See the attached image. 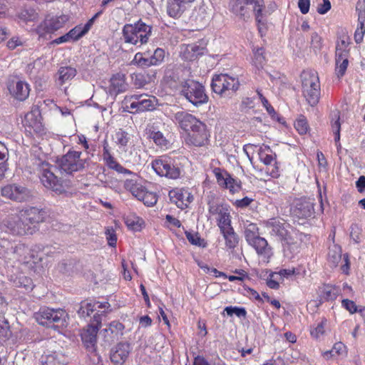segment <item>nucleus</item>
Instances as JSON below:
<instances>
[{
	"label": "nucleus",
	"mask_w": 365,
	"mask_h": 365,
	"mask_svg": "<svg viewBox=\"0 0 365 365\" xmlns=\"http://www.w3.org/2000/svg\"><path fill=\"white\" fill-rule=\"evenodd\" d=\"M165 58V51L162 48H158L155 50L153 56L150 57L152 60L153 66H158L161 63Z\"/></svg>",
	"instance_id": "nucleus-52"
},
{
	"label": "nucleus",
	"mask_w": 365,
	"mask_h": 365,
	"mask_svg": "<svg viewBox=\"0 0 365 365\" xmlns=\"http://www.w3.org/2000/svg\"><path fill=\"white\" fill-rule=\"evenodd\" d=\"M345 348V345L342 342H336L331 350L323 353V356L325 359L329 360L336 356L341 355L344 352Z\"/></svg>",
	"instance_id": "nucleus-36"
},
{
	"label": "nucleus",
	"mask_w": 365,
	"mask_h": 365,
	"mask_svg": "<svg viewBox=\"0 0 365 365\" xmlns=\"http://www.w3.org/2000/svg\"><path fill=\"white\" fill-rule=\"evenodd\" d=\"M333 116L336 118L335 121L331 123L332 130L335 135V142L339 143L340 140V130L341 124L339 122V112L335 111L333 113Z\"/></svg>",
	"instance_id": "nucleus-49"
},
{
	"label": "nucleus",
	"mask_w": 365,
	"mask_h": 365,
	"mask_svg": "<svg viewBox=\"0 0 365 365\" xmlns=\"http://www.w3.org/2000/svg\"><path fill=\"white\" fill-rule=\"evenodd\" d=\"M170 200L175 203L178 207L185 209L192 201L193 196L186 189L176 188L169 192Z\"/></svg>",
	"instance_id": "nucleus-18"
},
{
	"label": "nucleus",
	"mask_w": 365,
	"mask_h": 365,
	"mask_svg": "<svg viewBox=\"0 0 365 365\" xmlns=\"http://www.w3.org/2000/svg\"><path fill=\"white\" fill-rule=\"evenodd\" d=\"M186 237L192 245L199 247L205 246V242L203 240L200 239L197 233L186 232Z\"/></svg>",
	"instance_id": "nucleus-54"
},
{
	"label": "nucleus",
	"mask_w": 365,
	"mask_h": 365,
	"mask_svg": "<svg viewBox=\"0 0 365 365\" xmlns=\"http://www.w3.org/2000/svg\"><path fill=\"white\" fill-rule=\"evenodd\" d=\"M356 10L358 12V22H365V0H359Z\"/></svg>",
	"instance_id": "nucleus-56"
},
{
	"label": "nucleus",
	"mask_w": 365,
	"mask_h": 365,
	"mask_svg": "<svg viewBox=\"0 0 365 365\" xmlns=\"http://www.w3.org/2000/svg\"><path fill=\"white\" fill-rule=\"evenodd\" d=\"M103 157L106 165L110 169H113L118 163L110 153L106 146L103 147Z\"/></svg>",
	"instance_id": "nucleus-53"
},
{
	"label": "nucleus",
	"mask_w": 365,
	"mask_h": 365,
	"mask_svg": "<svg viewBox=\"0 0 365 365\" xmlns=\"http://www.w3.org/2000/svg\"><path fill=\"white\" fill-rule=\"evenodd\" d=\"M153 169L160 176L177 179L180 176L181 170L168 158L160 157L151 163Z\"/></svg>",
	"instance_id": "nucleus-9"
},
{
	"label": "nucleus",
	"mask_w": 365,
	"mask_h": 365,
	"mask_svg": "<svg viewBox=\"0 0 365 365\" xmlns=\"http://www.w3.org/2000/svg\"><path fill=\"white\" fill-rule=\"evenodd\" d=\"M115 143L120 148H123V150H125V148L130 141V135L127 132L120 130L116 132L115 135Z\"/></svg>",
	"instance_id": "nucleus-41"
},
{
	"label": "nucleus",
	"mask_w": 365,
	"mask_h": 365,
	"mask_svg": "<svg viewBox=\"0 0 365 365\" xmlns=\"http://www.w3.org/2000/svg\"><path fill=\"white\" fill-rule=\"evenodd\" d=\"M96 308V304L92 302H82L80 308L78 310V314L81 317H88L93 312Z\"/></svg>",
	"instance_id": "nucleus-44"
},
{
	"label": "nucleus",
	"mask_w": 365,
	"mask_h": 365,
	"mask_svg": "<svg viewBox=\"0 0 365 365\" xmlns=\"http://www.w3.org/2000/svg\"><path fill=\"white\" fill-rule=\"evenodd\" d=\"M131 348L129 343L120 342L117 344L110 353V358L115 364H123L130 352Z\"/></svg>",
	"instance_id": "nucleus-19"
},
{
	"label": "nucleus",
	"mask_w": 365,
	"mask_h": 365,
	"mask_svg": "<svg viewBox=\"0 0 365 365\" xmlns=\"http://www.w3.org/2000/svg\"><path fill=\"white\" fill-rule=\"evenodd\" d=\"M101 324L100 317L95 315L93 323L83 329L81 334L82 341L90 353H96V351L97 333Z\"/></svg>",
	"instance_id": "nucleus-10"
},
{
	"label": "nucleus",
	"mask_w": 365,
	"mask_h": 365,
	"mask_svg": "<svg viewBox=\"0 0 365 365\" xmlns=\"http://www.w3.org/2000/svg\"><path fill=\"white\" fill-rule=\"evenodd\" d=\"M67 317V313L62 309L43 307L35 314V319L39 324L53 329L64 326Z\"/></svg>",
	"instance_id": "nucleus-5"
},
{
	"label": "nucleus",
	"mask_w": 365,
	"mask_h": 365,
	"mask_svg": "<svg viewBox=\"0 0 365 365\" xmlns=\"http://www.w3.org/2000/svg\"><path fill=\"white\" fill-rule=\"evenodd\" d=\"M215 177L217 178V183L220 186H223V187H225V185L227 184V179H228V178L231 177L228 173H222V172H220V170H215Z\"/></svg>",
	"instance_id": "nucleus-58"
},
{
	"label": "nucleus",
	"mask_w": 365,
	"mask_h": 365,
	"mask_svg": "<svg viewBox=\"0 0 365 365\" xmlns=\"http://www.w3.org/2000/svg\"><path fill=\"white\" fill-rule=\"evenodd\" d=\"M139 200L142 201L145 205L150 207L157 202L158 198L155 193L145 190Z\"/></svg>",
	"instance_id": "nucleus-45"
},
{
	"label": "nucleus",
	"mask_w": 365,
	"mask_h": 365,
	"mask_svg": "<svg viewBox=\"0 0 365 365\" xmlns=\"http://www.w3.org/2000/svg\"><path fill=\"white\" fill-rule=\"evenodd\" d=\"M341 304L342 307H344L346 310H348L351 314H354L358 312L356 304L354 303V302L351 300L347 299H343Z\"/></svg>",
	"instance_id": "nucleus-61"
},
{
	"label": "nucleus",
	"mask_w": 365,
	"mask_h": 365,
	"mask_svg": "<svg viewBox=\"0 0 365 365\" xmlns=\"http://www.w3.org/2000/svg\"><path fill=\"white\" fill-rule=\"evenodd\" d=\"M2 197L16 202H24L31 197V192L26 187L19 184H8L1 188Z\"/></svg>",
	"instance_id": "nucleus-13"
},
{
	"label": "nucleus",
	"mask_w": 365,
	"mask_h": 365,
	"mask_svg": "<svg viewBox=\"0 0 365 365\" xmlns=\"http://www.w3.org/2000/svg\"><path fill=\"white\" fill-rule=\"evenodd\" d=\"M362 230L356 224H353L351 226L350 237L352 240L359 244L361 241L362 238Z\"/></svg>",
	"instance_id": "nucleus-51"
},
{
	"label": "nucleus",
	"mask_w": 365,
	"mask_h": 365,
	"mask_svg": "<svg viewBox=\"0 0 365 365\" xmlns=\"http://www.w3.org/2000/svg\"><path fill=\"white\" fill-rule=\"evenodd\" d=\"M249 245L252 246L259 255L266 253L267 250L268 249V243L267 240L259 236L249 242Z\"/></svg>",
	"instance_id": "nucleus-38"
},
{
	"label": "nucleus",
	"mask_w": 365,
	"mask_h": 365,
	"mask_svg": "<svg viewBox=\"0 0 365 365\" xmlns=\"http://www.w3.org/2000/svg\"><path fill=\"white\" fill-rule=\"evenodd\" d=\"M124 325L118 321H113L109 324L108 328L101 331V334L105 338V341L110 342L118 339L123 334Z\"/></svg>",
	"instance_id": "nucleus-25"
},
{
	"label": "nucleus",
	"mask_w": 365,
	"mask_h": 365,
	"mask_svg": "<svg viewBox=\"0 0 365 365\" xmlns=\"http://www.w3.org/2000/svg\"><path fill=\"white\" fill-rule=\"evenodd\" d=\"M327 322V321L326 319H322V321L317 324V327L311 331V335L317 339H319L323 337L325 334V326Z\"/></svg>",
	"instance_id": "nucleus-46"
},
{
	"label": "nucleus",
	"mask_w": 365,
	"mask_h": 365,
	"mask_svg": "<svg viewBox=\"0 0 365 365\" xmlns=\"http://www.w3.org/2000/svg\"><path fill=\"white\" fill-rule=\"evenodd\" d=\"M331 9V3L329 0H323L322 4L317 6V11L320 14H324Z\"/></svg>",
	"instance_id": "nucleus-64"
},
{
	"label": "nucleus",
	"mask_w": 365,
	"mask_h": 365,
	"mask_svg": "<svg viewBox=\"0 0 365 365\" xmlns=\"http://www.w3.org/2000/svg\"><path fill=\"white\" fill-rule=\"evenodd\" d=\"M152 34V27L141 20L135 24H125L122 31L123 38L126 43L137 46L145 44Z\"/></svg>",
	"instance_id": "nucleus-1"
},
{
	"label": "nucleus",
	"mask_w": 365,
	"mask_h": 365,
	"mask_svg": "<svg viewBox=\"0 0 365 365\" xmlns=\"http://www.w3.org/2000/svg\"><path fill=\"white\" fill-rule=\"evenodd\" d=\"M225 312H226L227 315L229 316H232L233 314H235L239 317H245L247 314L246 310L244 308H240L237 307H227L225 309Z\"/></svg>",
	"instance_id": "nucleus-55"
},
{
	"label": "nucleus",
	"mask_w": 365,
	"mask_h": 365,
	"mask_svg": "<svg viewBox=\"0 0 365 365\" xmlns=\"http://www.w3.org/2000/svg\"><path fill=\"white\" fill-rule=\"evenodd\" d=\"M14 259L21 263L29 262L31 258L30 249L24 244H18L13 248Z\"/></svg>",
	"instance_id": "nucleus-27"
},
{
	"label": "nucleus",
	"mask_w": 365,
	"mask_h": 365,
	"mask_svg": "<svg viewBox=\"0 0 365 365\" xmlns=\"http://www.w3.org/2000/svg\"><path fill=\"white\" fill-rule=\"evenodd\" d=\"M294 128L300 135L306 134L309 130V125L306 118L301 115L294 123Z\"/></svg>",
	"instance_id": "nucleus-47"
},
{
	"label": "nucleus",
	"mask_w": 365,
	"mask_h": 365,
	"mask_svg": "<svg viewBox=\"0 0 365 365\" xmlns=\"http://www.w3.org/2000/svg\"><path fill=\"white\" fill-rule=\"evenodd\" d=\"M294 214L299 218L311 217L314 214V203L307 199H300L296 203Z\"/></svg>",
	"instance_id": "nucleus-24"
},
{
	"label": "nucleus",
	"mask_w": 365,
	"mask_h": 365,
	"mask_svg": "<svg viewBox=\"0 0 365 365\" xmlns=\"http://www.w3.org/2000/svg\"><path fill=\"white\" fill-rule=\"evenodd\" d=\"M266 232L277 237L282 242L289 237L292 231H296L289 225L283 223L277 218H272L264 222Z\"/></svg>",
	"instance_id": "nucleus-12"
},
{
	"label": "nucleus",
	"mask_w": 365,
	"mask_h": 365,
	"mask_svg": "<svg viewBox=\"0 0 365 365\" xmlns=\"http://www.w3.org/2000/svg\"><path fill=\"white\" fill-rule=\"evenodd\" d=\"M245 236L248 243L258 237L259 235L257 225L255 223L247 224L245 227Z\"/></svg>",
	"instance_id": "nucleus-39"
},
{
	"label": "nucleus",
	"mask_w": 365,
	"mask_h": 365,
	"mask_svg": "<svg viewBox=\"0 0 365 365\" xmlns=\"http://www.w3.org/2000/svg\"><path fill=\"white\" fill-rule=\"evenodd\" d=\"M24 125L27 132L30 134L41 135L44 128L41 121V115L38 110L35 109L26 114Z\"/></svg>",
	"instance_id": "nucleus-16"
},
{
	"label": "nucleus",
	"mask_w": 365,
	"mask_h": 365,
	"mask_svg": "<svg viewBox=\"0 0 365 365\" xmlns=\"http://www.w3.org/2000/svg\"><path fill=\"white\" fill-rule=\"evenodd\" d=\"M71 41H76L84 35L83 31H81V27H75L68 32Z\"/></svg>",
	"instance_id": "nucleus-62"
},
{
	"label": "nucleus",
	"mask_w": 365,
	"mask_h": 365,
	"mask_svg": "<svg viewBox=\"0 0 365 365\" xmlns=\"http://www.w3.org/2000/svg\"><path fill=\"white\" fill-rule=\"evenodd\" d=\"M322 297L327 301L334 300L337 295V289L330 284H324L320 287Z\"/></svg>",
	"instance_id": "nucleus-37"
},
{
	"label": "nucleus",
	"mask_w": 365,
	"mask_h": 365,
	"mask_svg": "<svg viewBox=\"0 0 365 365\" xmlns=\"http://www.w3.org/2000/svg\"><path fill=\"white\" fill-rule=\"evenodd\" d=\"M217 221L220 231L232 227L230 215L227 208L217 216Z\"/></svg>",
	"instance_id": "nucleus-35"
},
{
	"label": "nucleus",
	"mask_w": 365,
	"mask_h": 365,
	"mask_svg": "<svg viewBox=\"0 0 365 365\" xmlns=\"http://www.w3.org/2000/svg\"><path fill=\"white\" fill-rule=\"evenodd\" d=\"M63 17L47 16L45 20L37 27V33L42 36L46 34L53 33L63 26Z\"/></svg>",
	"instance_id": "nucleus-17"
},
{
	"label": "nucleus",
	"mask_w": 365,
	"mask_h": 365,
	"mask_svg": "<svg viewBox=\"0 0 365 365\" xmlns=\"http://www.w3.org/2000/svg\"><path fill=\"white\" fill-rule=\"evenodd\" d=\"M127 88L125 75L117 73L110 78V93L117 95Z\"/></svg>",
	"instance_id": "nucleus-26"
},
{
	"label": "nucleus",
	"mask_w": 365,
	"mask_h": 365,
	"mask_svg": "<svg viewBox=\"0 0 365 365\" xmlns=\"http://www.w3.org/2000/svg\"><path fill=\"white\" fill-rule=\"evenodd\" d=\"M341 259V248L337 245H333L329 247L328 261L332 266L336 267Z\"/></svg>",
	"instance_id": "nucleus-34"
},
{
	"label": "nucleus",
	"mask_w": 365,
	"mask_h": 365,
	"mask_svg": "<svg viewBox=\"0 0 365 365\" xmlns=\"http://www.w3.org/2000/svg\"><path fill=\"white\" fill-rule=\"evenodd\" d=\"M77 71L71 66H62L58 71L57 83L62 86L72 80L76 76Z\"/></svg>",
	"instance_id": "nucleus-28"
},
{
	"label": "nucleus",
	"mask_w": 365,
	"mask_h": 365,
	"mask_svg": "<svg viewBox=\"0 0 365 365\" xmlns=\"http://www.w3.org/2000/svg\"><path fill=\"white\" fill-rule=\"evenodd\" d=\"M87 159L82 157V153L76 150H70L61 157L58 165L61 172L72 174L85 168Z\"/></svg>",
	"instance_id": "nucleus-8"
},
{
	"label": "nucleus",
	"mask_w": 365,
	"mask_h": 365,
	"mask_svg": "<svg viewBox=\"0 0 365 365\" xmlns=\"http://www.w3.org/2000/svg\"><path fill=\"white\" fill-rule=\"evenodd\" d=\"M133 80L135 86L140 88L144 86L147 83V80L143 74L137 73L133 76Z\"/></svg>",
	"instance_id": "nucleus-63"
},
{
	"label": "nucleus",
	"mask_w": 365,
	"mask_h": 365,
	"mask_svg": "<svg viewBox=\"0 0 365 365\" xmlns=\"http://www.w3.org/2000/svg\"><path fill=\"white\" fill-rule=\"evenodd\" d=\"M195 0H168L167 12L173 18L180 17Z\"/></svg>",
	"instance_id": "nucleus-23"
},
{
	"label": "nucleus",
	"mask_w": 365,
	"mask_h": 365,
	"mask_svg": "<svg viewBox=\"0 0 365 365\" xmlns=\"http://www.w3.org/2000/svg\"><path fill=\"white\" fill-rule=\"evenodd\" d=\"M264 53V48L262 47L253 49V58L252 63L258 70L262 68L265 64L266 59Z\"/></svg>",
	"instance_id": "nucleus-33"
},
{
	"label": "nucleus",
	"mask_w": 365,
	"mask_h": 365,
	"mask_svg": "<svg viewBox=\"0 0 365 365\" xmlns=\"http://www.w3.org/2000/svg\"><path fill=\"white\" fill-rule=\"evenodd\" d=\"M269 153H271V150L268 146L260 148L259 151V159L265 165L274 166L276 164L275 155Z\"/></svg>",
	"instance_id": "nucleus-32"
},
{
	"label": "nucleus",
	"mask_w": 365,
	"mask_h": 365,
	"mask_svg": "<svg viewBox=\"0 0 365 365\" xmlns=\"http://www.w3.org/2000/svg\"><path fill=\"white\" fill-rule=\"evenodd\" d=\"M149 138L153 139L154 143L161 147H167L168 142L163 134L160 131H150L149 133Z\"/></svg>",
	"instance_id": "nucleus-43"
},
{
	"label": "nucleus",
	"mask_w": 365,
	"mask_h": 365,
	"mask_svg": "<svg viewBox=\"0 0 365 365\" xmlns=\"http://www.w3.org/2000/svg\"><path fill=\"white\" fill-rule=\"evenodd\" d=\"M173 120L186 133H188L195 124L200 121L195 115L185 111L175 113Z\"/></svg>",
	"instance_id": "nucleus-20"
},
{
	"label": "nucleus",
	"mask_w": 365,
	"mask_h": 365,
	"mask_svg": "<svg viewBox=\"0 0 365 365\" xmlns=\"http://www.w3.org/2000/svg\"><path fill=\"white\" fill-rule=\"evenodd\" d=\"M365 34L364 22H359V26L357 27L354 34V40L356 43L362 42L364 36Z\"/></svg>",
	"instance_id": "nucleus-57"
},
{
	"label": "nucleus",
	"mask_w": 365,
	"mask_h": 365,
	"mask_svg": "<svg viewBox=\"0 0 365 365\" xmlns=\"http://www.w3.org/2000/svg\"><path fill=\"white\" fill-rule=\"evenodd\" d=\"M124 187L138 200L146 190L141 184L138 183L133 179L126 180L124 182Z\"/></svg>",
	"instance_id": "nucleus-29"
},
{
	"label": "nucleus",
	"mask_w": 365,
	"mask_h": 365,
	"mask_svg": "<svg viewBox=\"0 0 365 365\" xmlns=\"http://www.w3.org/2000/svg\"><path fill=\"white\" fill-rule=\"evenodd\" d=\"M225 241L226 247L229 249H234L239 242V237L235 232L233 227L220 231Z\"/></svg>",
	"instance_id": "nucleus-31"
},
{
	"label": "nucleus",
	"mask_w": 365,
	"mask_h": 365,
	"mask_svg": "<svg viewBox=\"0 0 365 365\" xmlns=\"http://www.w3.org/2000/svg\"><path fill=\"white\" fill-rule=\"evenodd\" d=\"M187 134V143L194 146H202L208 140L209 133L207 125L202 121L195 124Z\"/></svg>",
	"instance_id": "nucleus-14"
},
{
	"label": "nucleus",
	"mask_w": 365,
	"mask_h": 365,
	"mask_svg": "<svg viewBox=\"0 0 365 365\" xmlns=\"http://www.w3.org/2000/svg\"><path fill=\"white\" fill-rule=\"evenodd\" d=\"M35 11L34 10L24 9L19 14V17L24 21H31L35 18Z\"/></svg>",
	"instance_id": "nucleus-60"
},
{
	"label": "nucleus",
	"mask_w": 365,
	"mask_h": 365,
	"mask_svg": "<svg viewBox=\"0 0 365 365\" xmlns=\"http://www.w3.org/2000/svg\"><path fill=\"white\" fill-rule=\"evenodd\" d=\"M181 94L196 108L206 104L209 100L204 86L193 80H187L182 83Z\"/></svg>",
	"instance_id": "nucleus-4"
},
{
	"label": "nucleus",
	"mask_w": 365,
	"mask_h": 365,
	"mask_svg": "<svg viewBox=\"0 0 365 365\" xmlns=\"http://www.w3.org/2000/svg\"><path fill=\"white\" fill-rule=\"evenodd\" d=\"M303 96L311 106H316L320 98V83L315 71H304L301 74Z\"/></svg>",
	"instance_id": "nucleus-2"
},
{
	"label": "nucleus",
	"mask_w": 365,
	"mask_h": 365,
	"mask_svg": "<svg viewBox=\"0 0 365 365\" xmlns=\"http://www.w3.org/2000/svg\"><path fill=\"white\" fill-rule=\"evenodd\" d=\"M290 234L282 241L284 255L289 259L294 258L299 253L301 245L298 232L292 231Z\"/></svg>",
	"instance_id": "nucleus-15"
},
{
	"label": "nucleus",
	"mask_w": 365,
	"mask_h": 365,
	"mask_svg": "<svg viewBox=\"0 0 365 365\" xmlns=\"http://www.w3.org/2000/svg\"><path fill=\"white\" fill-rule=\"evenodd\" d=\"M227 184L225 185V187L230 190L232 193L238 192L240 189V184L232 177L227 179Z\"/></svg>",
	"instance_id": "nucleus-59"
},
{
	"label": "nucleus",
	"mask_w": 365,
	"mask_h": 365,
	"mask_svg": "<svg viewBox=\"0 0 365 365\" xmlns=\"http://www.w3.org/2000/svg\"><path fill=\"white\" fill-rule=\"evenodd\" d=\"M351 38L346 32L342 31L338 34L336 46L342 47V48H349Z\"/></svg>",
	"instance_id": "nucleus-48"
},
{
	"label": "nucleus",
	"mask_w": 365,
	"mask_h": 365,
	"mask_svg": "<svg viewBox=\"0 0 365 365\" xmlns=\"http://www.w3.org/2000/svg\"><path fill=\"white\" fill-rule=\"evenodd\" d=\"M23 219L28 223L31 227H35L36 224H38L43 221L45 212L36 207H29L25 210L19 211Z\"/></svg>",
	"instance_id": "nucleus-22"
},
{
	"label": "nucleus",
	"mask_w": 365,
	"mask_h": 365,
	"mask_svg": "<svg viewBox=\"0 0 365 365\" xmlns=\"http://www.w3.org/2000/svg\"><path fill=\"white\" fill-rule=\"evenodd\" d=\"M66 359L61 353L53 352L42 357L43 365H65Z\"/></svg>",
	"instance_id": "nucleus-30"
},
{
	"label": "nucleus",
	"mask_w": 365,
	"mask_h": 365,
	"mask_svg": "<svg viewBox=\"0 0 365 365\" xmlns=\"http://www.w3.org/2000/svg\"><path fill=\"white\" fill-rule=\"evenodd\" d=\"M126 108L130 113L153 110L158 104V99L145 93L134 94L124 99Z\"/></svg>",
	"instance_id": "nucleus-7"
},
{
	"label": "nucleus",
	"mask_w": 365,
	"mask_h": 365,
	"mask_svg": "<svg viewBox=\"0 0 365 365\" xmlns=\"http://www.w3.org/2000/svg\"><path fill=\"white\" fill-rule=\"evenodd\" d=\"M141 221L138 217L135 215H129L125 219V222L128 227L133 230H139L141 227Z\"/></svg>",
	"instance_id": "nucleus-50"
},
{
	"label": "nucleus",
	"mask_w": 365,
	"mask_h": 365,
	"mask_svg": "<svg viewBox=\"0 0 365 365\" xmlns=\"http://www.w3.org/2000/svg\"><path fill=\"white\" fill-rule=\"evenodd\" d=\"M8 89L12 96L19 101L26 100L29 95V86L24 81H12L8 86Z\"/></svg>",
	"instance_id": "nucleus-21"
},
{
	"label": "nucleus",
	"mask_w": 365,
	"mask_h": 365,
	"mask_svg": "<svg viewBox=\"0 0 365 365\" xmlns=\"http://www.w3.org/2000/svg\"><path fill=\"white\" fill-rule=\"evenodd\" d=\"M335 73L338 78L342 77L347 69L349 65L348 58H335Z\"/></svg>",
	"instance_id": "nucleus-42"
},
{
	"label": "nucleus",
	"mask_w": 365,
	"mask_h": 365,
	"mask_svg": "<svg viewBox=\"0 0 365 365\" xmlns=\"http://www.w3.org/2000/svg\"><path fill=\"white\" fill-rule=\"evenodd\" d=\"M4 225L15 235H31L34 232V228L23 219L19 212L10 215L4 221Z\"/></svg>",
	"instance_id": "nucleus-11"
},
{
	"label": "nucleus",
	"mask_w": 365,
	"mask_h": 365,
	"mask_svg": "<svg viewBox=\"0 0 365 365\" xmlns=\"http://www.w3.org/2000/svg\"><path fill=\"white\" fill-rule=\"evenodd\" d=\"M153 63L150 57H144L142 53H137L131 61V64L137 65L142 68L150 67L153 66Z\"/></svg>",
	"instance_id": "nucleus-40"
},
{
	"label": "nucleus",
	"mask_w": 365,
	"mask_h": 365,
	"mask_svg": "<svg viewBox=\"0 0 365 365\" xmlns=\"http://www.w3.org/2000/svg\"><path fill=\"white\" fill-rule=\"evenodd\" d=\"M38 169L41 173V181L46 187L57 194H61L66 191L63 182L54 173V171L56 170V166L50 165L46 162H42L38 164Z\"/></svg>",
	"instance_id": "nucleus-6"
},
{
	"label": "nucleus",
	"mask_w": 365,
	"mask_h": 365,
	"mask_svg": "<svg viewBox=\"0 0 365 365\" xmlns=\"http://www.w3.org/2000/svg\"><path fill=\"white\" fill-rule=\"evenodd\" d=\"M237 77L221 73L212 78L211 87L216 94L223 98H231L240 88Z\"/></svg>",
	"instance_id": "nucleus-3"
}]
</instances>
